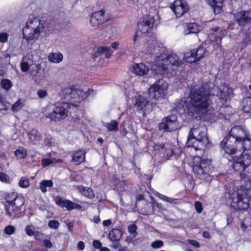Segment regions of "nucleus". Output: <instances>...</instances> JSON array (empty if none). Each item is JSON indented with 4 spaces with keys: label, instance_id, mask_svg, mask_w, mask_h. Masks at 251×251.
<instances>
[{
    "label": "nucleus",
    "instance_id": "obj_1",
    "mask_svg": "<svg viewBox=\"0 0 251 251\" xmlns=\"http://www.w3.org/2000/svg\"><path fill=\"white\" fill-rule=\"evenodd\" d=\"M190 103L188 107V115L201 119L207 113L208 107L212 104L210 87L207 83L192 88L189 95Z\"/></svg>",
    "mask_w": 251,
    "mask_h": 251
},
{
    "label": "nucleus",
    "instance_id": "obj_2",
    "mask_svg": "<svg viewBox=\"0 0 251 251\" xmlns=\"http://www.w3.org/2000/svg\"><path fill=\"white\" fill-rule=\"evenodd\" d=\"M220 146L225 152L229 154L242 150L244 152L251 148V135L240 126H235L231 128Z\"/></svg>",
    "mask_w": 251,
    "mask_h": 251
},
{
    "label": "nucleus",
    "instance_id": "obj_3",
    "mask_svg": "<svg viewBox=\"0 0 251 251\" xmlns=\"http://www.w3.org/2000/svg\"><path fill=\"white\" fill-rule=\"evenodd\" d=\"M207 128L204 126H195L189 133L186 146L195 150H203L209 146Z\"/></svg>",
    "mask_w": 251,
    "mask_h": 251
},
{
    "label": "nucleus",
    "instance_id": "obj_4",
    "mask_svg": "<svg viewBox=\"0 0 251 251\" xmlns=\"http://www.w3.org/2000/svg\"><path fill=\"white\" fill-rule=\"evenodd\" d=\"M25 202V198L17 193H8L5 197V201L3 202L6 214L12 219L19 218Z\"/></svg>",
    "mask_w": 251,
    "mask_h": 251
},
{
    "label": "nucleus",
    "instance_id": "obj_5",
    "mask_svg": "<svg viewBox=\"0 0 251 251\" xmlns=\"http://www.w3.org/2000/svg\"><path fill=\"white\" fill-rule=\"evenodd\" d=\"M181 63L176 54L174 53H167V50L164 52L159 56V59L156 61V68L154 72L156 74L163 75L170 70H176Z\"/></svg>",
    "mask_w": 251,
    "mask_h": 251
},
{
    "label": "nucleus",
    "instance_id": "obj_6",
    "mask_svg": "<svg viewBox=\"0 0 251 251\" xmlns=\"http://www.w3.org/2000/svg\"><path fill=\"white\" fill-rule=\"evenodd\" d=\"M79 109L78 104L73 103H64L61 105L55 106L51 112L46 113L47 118H50V120L55 122L60 121L65 119L68 112L76 113Z\"/></svg>",
    "mask_w": 251,
    "mask_h": 251
},
{
    "label": "nucleus",
    "instance_id": "obj_7",
    "mask_svg": "<svg viewBox=\"0 0 251 251\" xmlns=\"http://www.w3.org/2000/svg\"><path fill=\"white\" fill-rule=\"evenodd\" d=\"M246 193L247 189L243 191V193L235 192L231 194L229 199L231 200V207L240 211L251 208V197H249Z\"/></svg>",
    "mask_w": 251,
    "mask_h": 251
},
{
    "label": "nucleus",
    "instance_id": "obj_8",
    "mask_svg": "<svg viewBox=\"0 0 251 251\" xmlns=\"http://www.w3.org/2000/svg\"><path fill=\"white\" fill-rule=\"evenodd\" d=\"M154 19L152 16L148 15L144 18L143 21L138 24V30L133 37L134 42L136 41L138 36L151 33L154 25Z\"/></svg>",
    "mask_w": 251,
    "mask_h": 251
},
{
    "label": "nucleus",
    "instance_id": "obj_9",
    "mask_svg": "<svg viewBox=\"0 0 251 251\" xmlns=\"http://www.w3.org/2000/svg\"><path fill=\"white\" fill-rule=\"evenodd\" d=\"M168 83L163 79H158L149 88L148 95L151 99H158L164 96ZM148 95V94H147Z\"/></svg>",
    "mask_w": 251,
    "mask_h": 251
},
{
    "label": "nucleus",
    "instance_id": "obj_10",
    "mask_svg": "<svg viewBox=\"0 0 251 251\" xmlns=\"http://www.w3.org/2000/svg\"><path fill=\"white\" fill-rule=\"evenodd\" d=\"M159 130L165 132H172L179 128L177 117L176 114H171L163 118L161 122L159 124Z\"/></svg>",
    "mask_w": 251,
    "mask_h": 251
},
{
    "label": "nucleus",
    "instance_id": "obj_11",
    "mask_svg": "<svg viewBox=\"0 0 251 251\" xmlns=\"http://www.w3.org/2000/svg\"><path fill=\"white\" fill-rule=\"evenodd\" d=\"M251 163V155L248 153L242 154L241 156L234 158L233 169L235 171H243Z\"/></svg>",
    "mask_w": 251,
    "mask_h": 251
},
{
    "label": "nucleus",
    "instance_id": "obj_12",
    "mask_svg": "<svg viewBox=\"0 0 251 251\" xmlns=\"http://www.w3.org/2000/svg\"><path fill=\"white\" fill-rule=\"evenodd\" d=\"M234 17L237 23L241 27L251 25V10H241L235 13Z\"/></svg>",
    "mask_w": 251,
    "mask_h": 251
},
{
    "label": "nucleus",
    "instance_id": "obj_13",
    "mask_svg": "<svg viewBox=\"0 0 251 251\" xmlns=\"http://www.w3.org/2000/svg\"><path fill=\"white\" fill-rule=\"evenodd\" d=\"M198 164H195L193 167L194 172L198 175L208 174L211 170L210 161L208 160L198 158Z\"/></svg>",
    "mask_w": 251,
    "mask_h": 251
},
{
    "label": "nucleus",
    "instance_id": "obj_14",
    "mask_svg": "<svg viewBox=\"0 0 251 251\" xmlns=\"http://www.w3.org/2000/svg\"><path fill=\"white\" fill-rule=\"evenodd\" d=\"M172 10L177 17H180L189 10L187 3L182 0H176L171 7Z\"/></svg>",
    "mask_w": 251,
    "mask_h": 251
},
{
    "label": "nucleus",
    "instance_id": "obj_15",
    "mask_svg": "<svg viewBox=\"0 0 251 251\" xmlns=\"http://www.w3.org/2000/svg\"><path fill=\"white\" fill-rule=\"evenodd\" d=\"M154 148L155 150L159 151L160 150L165 149L164 154H166V158L169 159H177L181 154V151L178 149L167 148V146L163 143H157L155 144Z\"/></svg>",
    "mask_w": 251,
    "mask_h": 251
},
{
    "label": "nucleus",
    "instance_id": "obj_16",
    "mask_svg": "<svg viewBox=\"0 0 251 251\" xmlns=\"http://www.w3.org/2000/svg\"><path fill=\"white\" fill-rule=\"evenodd\" d=\"M233 95V90L228 85H223L219 88L217 96L223 103H226L227 100H230Z\"/></svg>",
    "mask_w": 251,
    "mask_h": 251
},
{
    "label": "nucleus",
    "instance_id": "obj_17",
    "mask_svg": "<svg viewBox=\"0 0 251 251\" xmlns=\"http://www.w3.org/2000/svg\"><path fill=\"white\" fill-rule=\"evenodd\" d=\"M55 203L62 208H66L68 211H71L75 209H79L81 208V206L79 204L75 203L70 200L63 199L60 196H57L56 197Z\"/></svg>",
    "mask_w": 251,
    "mask_h": 251
},
{
    "label": "nucleus",
    "instance_id": "obj_18",
    "mask_svg": "<svg viewBox=\"0 0 251 251\" xmlns=\"http://www.w3.org/2000/svg\"><path fill=\"white\" fill-rule=\"evenodd\" d=\"M151 105V103L147 96L139 95L135 97V106L137 110L145 111Z\"/></svg>",
    "mask_w": 251,
    "mask_h": 251
},
{
    "label": "nucleus",
    "instance_id": "obj_19",
    "mask_svg": "<svg viewBox=\"0 0 251 251\" xmlns=\"http://www.w3.org/2000/svg\"><path fill=\"white\" fill-rule=\"evenodd\" d=\"M29 25H25L23 28V37L27 41L37 39L39 37L41 30L39 29H34Z\"/></svg>",
    "mask_w": 251,
    "mask_h": 251
},
{
    "label": "nucleus",
    "instance_id": "obj_20",
    "mask_svg": "<svg viewBox=\"0 0 251 251\" xmlns=\"http://www.w3.org/2000/svg\"><path fill=\"white\" fill-rule=\"evenodd\" d=\"M104 13L105 11L101 9L92 14L90 21L91 25L96 27L107 21L108 19L105 18Z\"/></svg>",
    "mask_w": 251,
    "mask_h": 251
},
{
    "label": "nucleus",
    "instance_id": "obj_21",
    "mask_svg": "<svg viewBox=\"0 0 251 251\" xmlns=\"http://www.w3.org/2000/svg\"><path fill=\"white\" fill-rule=\"evenodd\" d=\"M28 137L33 145H38L43 139V135L37 129H32L28 133Z\"/></svg>",
    "mask_w": 251,
    "mask_h": 251
},
{
    "label": "nucleus",
    "instance_id": "obj_22",
    "mask_svg": "<svg viewBox=\"0 0 251 251\" xmlns=\"http://www.w3.org/2000/svg\"><path fill=\"white\" fill-rule=\"evenodd\" d=\"M166 51V49L164 47L156 46L154 47L153 45L150 46L147 50V52L153 55L155 58V63L156 61L159 59V56L162 55V54Z\"/></svg>",
    "mask_w": 251,
    "mask_h": 251
},
{
    "label": "nucleus",
    "instance_id": "obj_23",
    "mask_svg": "<svg viewBox=\"0 0 251 251\" xmlns=\"http://www.w3.org/2000/svg\"><path fill=\"white\" fill-rule=\"evenodd\" d=\"M85 154L84 150L79 149L77 150L72 155L71 161L76 165L80 164L85 161Z\"/></svg>",
    "mask_w": 251,
    "mask_h": 251
},
{
    "label": "nucleus",
    "instance_id": "obj_24",
    "mask_svg": "<svg viewBox=\"0 0 251 251\" xmlns=\"http://www.w3.org/2000/svg\"><path fill=\"white\" fill-rule=\"evenodd\" d=\"M81 94V92L79 90H76L73 86L67 87L62 90L61 95L66 99H74L75 98V95Z\"/></svg>",
    "mask_w": 251,
    "mask_h": 251
},
{
    "label": "nucleus",
    "instance_id": "obj_25",
    "mask_svg": "<svg viewBox=\"0 0 251 251\" xmlns=\"http://www.w3.org/2000/svg\"><path fill=\"white\" fill-rule=\"evenodd\" d=\"M26 25H29L34 29H39V30H43V25L41 23V20L37 17L33 16H30L28 18V21L26 23Z\"/></svg>",
    "mask_w": 251,
    "mask_h": 251
},
{
    "label": "nucleus",
    "instance_id": "obj_26",
    "mask_svg": "<svg viewBox=\"0 0 251 251\" xmlns=\"http://www.w3.org/2000/svg\"><path fill=\"white\" fill-rule=\"evenodd\" d=\"M205 1L213 8L215 14L220 13L222 11L224 0H205Z\"/></svg>",
    "mask_w": 251,
    "mask_h": 251
},
{
    "label": "nucleus",
    "instance_id": "obj_27",
    "mask_svg": "<svg viewBox=\"0 0 251 251\" xmlns=\"http://www.w3.org/2000/svg\"><path fill=\"white\" fill-rule=\"evenodd\" d=\"M148 71V67L143 63L136 64L131 68V71L139 75H146Z\"/></svg>",
    "mask_w": 251,
    "mask_h": 251
},
{
    "label": "nucleus",
    "instance_id": "obj_28",
    "mask_svg": "<svg viewBox=\"0 0 251 251\" xmlns=\"http://www.w3.org/2000/svg\"><path fill=\"white\" fill-rule=\"evenodd\" d=\"M113 181L114 185V190L120 193L124 191L126 187V185L124 181H120L119 179L113 177Z\"/></svg>",
    "mask_w": 251,
    "mask_h": 251
},
{
    "label": "nucleus",
    "instance_id": "obj_29",
    "mask_svg": "<svg viewBox=\"0 0 251 251\" xmlns=\"http://www.w3.org/2000/svg\"><path fill=\"white\" fill-rule=\"evenodd\" d=\"M211 30L213 31V35L216 41L219 40L221 41L227 33V31L225 29H221L219 30V28L218 26L213 27Z\"/></svg>",
    "mask_w": 251,
    "mask_h": 251
},
{
    "label": "nucleus",
    "instance_id": "obj_30",
    "mask_svg": "<svg viewBox=\"0 0 251 251\" xmlns=\"http://www.w3.org/2000/svg\"><path fill=\"white\" fill-rule=\"evenodd\" d=\"M110 48L109 47H99L97 50L95 51L93 54L92 57L93 58L95 59L98 57L99 56L101 55L102 53H105V57L107 58L110 57V53L109 52Z\"/></svg>",
    "mask_w": 251,
    "mask_h": 251
},
{
    "label": "nucleus",
    "instance_id": "obj_31",
    "mask_svg": "<svg viewBox=\"0 0 251 251\" xmlns=\"http://www.w3.org/2000/svg\"><path fill=\"white\" fill-rule=\"evenodd\" d=\"M53 186V183L51 180H43L39 182V189L43 193L47 192V188H51Z\"/></svg>",
    "mask_w": 251,
    "mask_h": 251
},
{
    "label": "nucleus",
    "instance_id": "obj_32",
    "mask_svg": "<svg viewBox=\"0 0 251 251\" xmlns=\"http://www.w3.org/2000/svg\"><path fill=\"white\" fill-rule=\"evenodd\" d=\"M78 189L86 197L93 199L94 197V194L93 190L90 187H86L83 186H78Z\"/></svg>",
    "mask_w": 251,
    "mask_h": 251
},
{
    "label": "nucleus",
    "instance_id": "obj_33",
    "mask_svg": "<svg viewBox=\"0 0 251 251\" xmlns=\"http://www.w3.org/2000/svg\"><path fill=\"white\" fill-rule=\"evenodd\" d=\"M63 58V54L60 52H52L50 53L48 56V59L51 62L54 63H60Z\"/></svg>",
    "mask_w": 251,
    "mask_h": 251
},
{
    "label": "nucleus",
    "instance_id": "obj_34",
    "mask_svg": "<svg viewBox=\"0 0 251 251\" xmlns=\"http://www.w3.org/2000/svg\"><path fill=\"white\" fill-rule=\"evenodd\" d=\"M200 31V27L195 23H189L185 30V34L197 33Z\"/></svg>",
    "mask_w": 251,
    "mask_h": 251
},
{
    "label": "nucleus",
    "instance_id": "obj_35",
    "mask_svg": "<svg viewBox=\"0 0 251 251\" xmlns=\"http://www.w3.org/2000/svg\"><path fill=\"white\" fill-rule=\"evenodd\" d=\"M27 150L23 147H20L14 151V155L19 159H25L27 156Z\"/></svg>",
    "mask_w": 251,
    "mask_h": 251
},
{
    "label": "nucleus",
    "instance_id": "obj_36",
    "mask_svg": "<svg viewBox=\"0 0 251 251\" xmlns=\"http://www.w3.org/2000/svg\"><path fill=\"white\" fill-rule=\"evenodd\" d=\"M242 44L246 47L251 44V27L249 26L245 31L244 36L242 40Z\"/></svg>",
    "mask_w": 251,
    "mask_h": 251
},
{
    "label": "nucleus",
    "instance_id": "obj_37",
    "mask_svg": "<svg viewBox=\"0 0 251 251\" xmlns=\"http://www.w3.org/2000/svg\"><path fill=\"white\" fill-rule=\"evenodd\" d=\"M123 235L122 231L118 228L113 229L111 230V240L118 242L121 238Z\"/></svg>",
    "mask_w": 251,
    "mask_h": 251
},
{
    "label": "nucleus",
    "instance_id": "obj_38",
    "mask_svg": "<svg viewBox=\"0 0 251 251\" xmlns=\"http://www.w3.org/2000/svg\"><path fill=\"white\" fill-rule=\"evenodd\" d=\"M243 111L245 113H251V98L248 97L243 99L242 101Z\"/></svg>",
    "mask_w": 251,
    "mask_h": 251
},
{
    "label": "nucleus",
    "instance_id": "obj_39",
    "mask_svg": "<svg viewBox=\"0 0 251 251\" xmlns=\"http://www.w3.org/2000/svg\"><path fill=\"white\" fill-rule=\"evenodd\" d=\"M195 53L193 52V50L186 52L184 54L183 58L188 63H192L196 62V57H195Z\"/></svg>",
    "mask_w": 251,
    "mask_h": 251
},
{
    "label": "nucleus",
    "instance_id": "obj_40",
    "mask_svg": "<svg viewBox=\"0 0 251 251\" xmlns=\"http://www.w3.org/2000/svg\"><path fill=\"white\" fill-rule=\"evenodd\" d=\"M193 52L195 53L196 61H198L204 56L205 50L202 47L200 46L196 50H193Z\"/></svg>",
    "mask_w": 251,
    "mask_h": 251
},
{
    "label": "nucleus",
    "instance_id": "obj_41",
    "mask_svg": "<svg viewBox=\"0 0 251 251\" xmlns=\"http://www.w3.org/2000/svg\"><path fill=\"white\" fill-rule=\"evenodd\" d=\"M0 85L2 89L8 91L12 86L11 81L7 78H2L0 80Z\"/></svg>",
    "mask_w": 251,
    "mask_h": 251
},
{
    "label": "nucleus",
    "instance_id": "obj_42",
    "mask_svg": "<svg viewBox=\"0 0 251 251\" xmlns=\"http://www.w3.org/2000/svg\"><path fill=\"white\" fill-rule=\"evenodd\" d=\"M10 105V103L6 101L5 98L0 94V111H6Z\"/></svg>",
    "mask_w": 251,
    "mask_h": 251
},
{
    "label": "nucleus",
    "instance_id": "obj_43",
    "mask_svg": "<svg viewBox=\"0 0 251 251\" xmlns=\"http://www.w3.org/2000/svg\"><path fill=\"white\" fill-rule=\"evenodd\" d=\"M19 186L21 188H26L29 185V181L28 178L22 177L19 181Z\"/></svg>",
    "mask_w": 251,
    "mask_h": 251
},
{
    "label": "nucleus",
    "instance_id": "obj_44",
    "mask_svg": "<svg viewBox=\"0 0 251 251\" xmlns=\"http://www.w3.org/2000/svg\"><path fill=\"white\" fill-rule=\"evenodd\" d=\"M128 231L132 234L133 238L137 235V226L135 224H130L127 227Z\"/></svg>",
    "mask_w": 251,
    "mask_h": 251
},
{
    "label": "nucleus",
    "instance_id": "obj_45",
    "mask_svg": "<svg viewBox=\"0 0 251 251\" xmlns=\"http://www.w3.org/2000/svg\"><path fill=\"white\" fill-rule=\"evenodd\" d=\"M114 251H126L127 248L123 247L118 242H114L112 245Z\"/></svg>",
    "mask_w": 251,
    "mask_h": 251
},
{
    "label": "nucleus",
    "instance_id": "obj_46",
    "mask_svg": "<svg viewBox=\"0 0 251 251\" xmlns=\"http://www.w3.org/2000/svg\"><path fill=\"white\" fill-rule=\"evenodd\" d=\"M23 106V105L21 102V100L19 99L15 103L12 105L11 109L13 111H18L22 108Z\"/></svg>",
    "mask_w": 251,
    "mask_h": 251
},
{
    "label": "nucleus",
    "instance_id": "obj_47",
    "mask_svg": "<svg viewBox=\"0 0 251 251\" xmlns=\"http://www.w3.org/2000/svg\"><path fill=\"white\" fill-rule=\"evenodd\" d=\"M48 226L50 228L57 229L59 226V223L57 221L51 220L49 221Z\"/></svg>",
    "mask_w": 251,
    "mask_h": 251
},
{
    "label": "nucleus",
    "instance_id": "obj_48",
    "mask_svg": "<svg viewBox=\"0 0 251 251\" xmlns=\"http://www.w3.org/2000/svg\"><path fill=\"white\" fill-rule=\"evenodd\" d=\"M54 161L52 159L44 158L41 160V164L43 167H46L53 164Z\"/></svg>",
    "mask_w": 251,
    "mask_h": 251
},
{
    "label": "nucleus",
    "instance_id": "obj_49",
    "mask_svg": "<svg viewBox=\"0 0 251 251\" xmlns=\"http://www.w3.org/2000/svg\"><path fill=\"white\" fill-rule=\"evenodd\" d=\"M53 143V138L50 135H45V138L44 141L45 146H51Z\"/></svg>",
    "mask_w": 251,
    "mask_h": 251
},
{
    "label": "nucleus",
    "instance_id": "obj_50",
    "mask_svg": "<svg viewBox=\"0 0 251 251\" xmlns=\"http://www.w3.org/2000/svg\"><path fill=\"white\" fill-rule=\"evenodd\" d=\"M15 231V227L11 225L6 226L4 229V233L9 235L13 234Z\"/></svg>",
    "mask_w": 251,
    "mask_h": 251
},
{
    "label": "nucleus",
    "instance_id": "obj_51",
    "mask_svg": "<svg viewBox=\"0 0 251 251\" xmlns=\"http://www.w3.org/2000/svg\"><path fill=\"white\" fill-rule=\"evenodd\" d=\"M163 245V242L160 240H156L151 244V247L153 249L161 248Z\"/></svg>",
    "mask_w": 251,
    "mask_h": 251
},
{
    "label": "nucleus",
    "instance_id": "obj_52",
    "mask_svg": "<svg viewBox=\"0 0 251 251\" xmlns=\"http://www.w3.org/2000/svg\"><path fill=\"white\" fill-rule=\"evenodd\" d=\"M8 34L6 32H1L0 33V43H6L8 38Z\"/></svg>",
    "mask_w": 251,
    "mask_h": 251
},
{
    "label": "nucleus",
    "instance_id": "obj_53",
    "mask_svg": "<svg viewBox=\"0 0 251 251\" xmlns=\"http://www.w3.org/2000/svg\"><path fill=\"white\" fill-rule=\"evenodd\" d=\"M21 69L23 72H26L29 70V65L27 62H22L21 63Z\"/></svg>",
    "mask_w": 251,
    "mask_h": 251
},
{
    "label": "nucleus",
    "instance_id": "obj_54",
    "mask_svg": "<svg viewBox=\"0 0 251 251\" xmlns=\"http://www.w3.org/2000/svg\"><path fill=\"white\" fill-rule=\"evenodd\" d=\"M37 94L39 98L42 99L47 96V92L45 90L39 89L37 92Z\"/></svg>",
    "mask_w": 251,
    "mask_h": 251
},
{
    "label": "nucleus",
    "instance_id": "obj_55",
    "mask_svg": "<svg viewBox=\"0 0 251 251\" xmlns=\"http://www.w3.org/2000/svg\"><path fill=\"white\" fill-rule=\"evenodd\" d=\"M0 181L3 182H7L9 181V176L2 172H0Z\"/></svg>",
    "mask_w": 251,
    "mask_h": 251
},
{
    "label": "nucleus",
    "instance_id": "obj_56",
    "mask_svg": "<svg viewBox=\"0 0 251 251\" xmlns=\"http://www.w3.org/2000/svg\"><path fill=\"white\" fill-rule=\"evenodd\" d=\"M195 207L197 212L201 213L202 212V208L201 202L198 201H196L195 202Z\"/></svg>",
    "mask_w": 251,
    "mask_h": 251
},
{
    "label": "nucleus",
    "instance_id": "obj_57",
    "mask_svg": "<svg viewBox=\"0 0 251 251\" xmlns=\"http://www.w3.org/2000/svg\"><path fill=\"white\" fill-rule=\"evenodd\" d=\"M25 232L26 234L30 236H33L34 235V232L32 230L31 226H27L25 229Z\"/></svg>",
    "mask_w": 251,
    "mask_h": 251
},
{
    "label": "nucleus",
    "instance_id": "obj_58",
    "mask_svg": "<svg viewBox=\"0 0 251 251\" xmlns=\"http://www.w3.org/2000/svg\"><path fill=\"white\" fill-rule=\"evenodd\" d=\"M118 124L116 122V121H111V131H116L118 130Z\"/></svg>",
    "mask_w": 251,
    "mask_h": 251
},
{
    "label": "nucleus",
    "instance_id": "obj_59",
    "mask_svg": "<svg viewBox=\"0 0 251 251\" xmlns=\"http://www.w3.org/2000/svg\"><path fill=\"white\" fill-rule=\"evenodd\" d=\"M162 199L168 202L176 203V199L171 198L165 196H163Z\"/></svg>",
    "mask_w": 251,
    "mask_h": 251
},
{
    "label": "nucleus",
    "instance_id": "obj_60",
    "mask_svg": "<svg viewBox=\"0 0 251 251\" xmlns=\"http://www.w3.org/2000/svg\"><path fill=\"white\" fill-rule=\"evenodd\" d=\"M93 246L95 249H100L101 248L102 245L100 241L94 240L93 241Z\"/></svg>",
    "mask_w": 251,
    "mask_h": 251
},
{
    "label": "nucleus",
    "instance_id": "obj_61",
    "mask_svg": "<svg viewBox=\"0 0 251 251\" xmlns=\"http://www.w3.org/2000/svg\"><path fill=\"white\" fill-rule=\"evenodd\" d=\"M94 91L92 89H89L86 92L83 93V95H81V99H85L87 98L89 95H91V93H93Z\"/></svg>",
    "mask_w": 251,
    "mask_h": 251
},
{
    "label": "nucleus",
    "instance_id": "obj_62",
    "mask_svg": "<svg viewBox=\"0 0 251 251\" xmlns=\"http://www.w3.org/2000/svg\"><path fill=\"white\" fill-rule=\"evenodd\" d=\"M43 244L47 248L50 249L52 247L51 242L49 240L47 239L44 240Z\"/></svg>",
    "mask_w": 251,
    "mask_h": 251
},
{
    "label": "nucleus",
    "instance_id": "obj_63",
    "mask_svg": "<svg viewBox=\"0 0 251 251\" xmlns=\"http://www.w3.org/2000/svg\"><path fill=\"white\" fill-rule=\"evenodd\" d=\"M189 243L194 246V247H199L200 246V244L196 240H189Z\"/></svg>",
    "mask_w": 251,
    "mask_h": 251
},
{
    "label": "nucleus",
    "instance_id": "obj_64",
    "mask_svg": "<svg viewBox=\"0 0 251 251\" xmlns=\"http://www.w3.org/2000/svg\"><path fill=\"white\" fill-rule=\"evenodd\" d=\"M77 248L78 249L82 251L85 248V244L83 241H79L77 244Z\"/></svg>",
    "mask_w": 251,
    "mask_h": 251
}]
</instances>
